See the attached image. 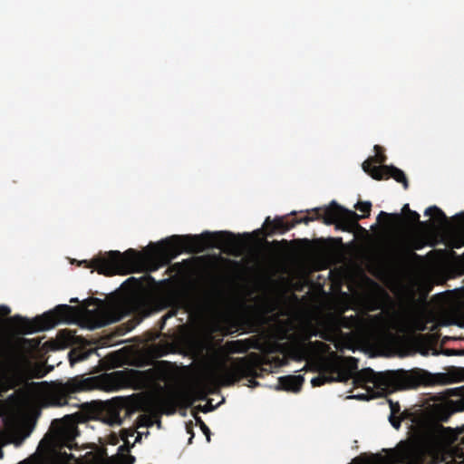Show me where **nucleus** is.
Instances as JSON below:
<instances>
[{
  "instance_id": "obj_1",
  "label": "nucleus",
  "mask_w": 464,
  "mask_h": 464,
  "mask_svg": "<svg viewBox=\"0 0 464 464\" xmlns=\"http://www.w3.org/2000/svg\"><path fill=\"white\" fill-rule=\"evenodd\" d=\"M148 247L146 251L129 248L123 253L111 250L100 253L91 260L80 261L79 265L105 276L127 275L138 270L152 272L169 265L182 252L198 254L208 248H218L234 253L241 248V242L229 231H205L199 235H173L158 244H150Z\"/></svg>"
},
{
  "instance_id": "obj_2",
  "label": "nucleus",
  "mask_w": 464,
  "mask_h": 464,
  "mask_svg": "<svg viewBox=\"0 0 464 464\" xmlns=\"http://www.w3.org/2000/svg\"><path fill=\"white\" fill-rule=\"evenodd\" d=\"M226 292H111L115 295L114 303L104 299L88 297L81 302L79 316L90 328L102 327L111 321L120 320L116 310H135L147 317L154 312L171 307L196 315L201 312L210 296L205 294H225ZM250 296L255 292H246Z\"/></svg>"
},
{
  "instance_id": "obj_3",
  "label": "nucleus",
  "mask_w": 464,
  "mask_h": 464,
  "mask_svg": "<svg viewBox=\"0 0 464 464\" xmlns=\"http://www.w3.org/2000/svg\"><path fill=\"white\" fill-rule=\"evenodd\" d=\"M73 317V308L68 304H59L53 310L44 313L33 319L19 314L10 317L9 321L15 331L22 334H32L49 330L63 323H70Z\"/></svg>"
},
{
  "instance_id": "obj_4",
  "label": "nucleus",
  "mask_w": 464,
  "mask_h": 464,
  "mask_svg": "<svg viewBox=\"0 0 464 464\" xmlns=\"http://www.w3.org/2000/svg\"><path fill=\"white\" fill-rule=\"evenodd\" d=\"M356 382H362L367 389V393H360L356 395L348 396L349 399L356 398L359 400H369L374 397L384 396L396 390L404 389L407 387L405 383L400 380L397 375L392 372H376L371 368L365 369L361 372L356 380Z\"/></svg>"
},
{
  "instance_id": "obj_5",
  "label": "nucleus",
  "mask_w": 464,
  "mask_h": 464,
  "mask_svg": "<svg viewBox=\"0 0 464 464\" xmlns=\"http://www.w3.org/2000/svg\"><path fill=\"white\" fill-rule=\"evenodd\" d=\"M100 386L97 377L76 376L65 382L57 384L47 395L46 404L50 406H63L73 393L92 390Z\"/></svg>"
},
{
  "instance_id": "obj_6",
  "label": "nucleus",
  "mask_w": 464,
  "mask_h": 464,
  "mask_svg": "<svg viewBox=\"0 0 464 464\" xmlns=\"http://www.w3.org/2000/svg\"><path fill=\"white\" fill-rule=\"evenodd\" d=\"M130 412L129 400L125 397H115L110 401L96 402L92 410V418L109 426H120Z\"/></svg>"
},
{
  "instance_id": "obj_7",
  "label": "nucleus",
  "mask_w": 464,
  "mask_h": 464,
  "mask_svg": "<svg viewBox=\"0 0 464 464\" xmlns=\"http://www.w3.org/2000/svg\"><path fill=\"white\" fill-rule=\"evenodd\" d=\"M114 290H303L302 288H269V287H256V288H222V287H212V288H197V287H186V288H161L158 285L157 281L151 277L148 273L142 274L139 277L130 276L122 282L120 286Z\"/></svg>"
},
{
  "instance_id": "obj_8",
  "label": "nucleus",
  "mask_w": 464,
  "mask_h": 464,
  "mask_svg": "<svg viewBox=\"0 0 464 464\" xmlns=\"http://www.w3.org/2000/svg\"><path fill=\"white\" fill-rule=\"evenodd\" d=\"M362 217L353 210L341 207L334 201L328 207L322 208V221L325 225H334L335 229L345 232H353L360 227L358 221Z\"/></svg>"
},
{
  "instance_id": "obj_9",
  "label": "nucleus",
  "mask_w": 464,
  "mask_h": 464,
  "mask_svg": "<svg viewBox=\"0 0 464 464\" xmlns=\"http://www.w3.org/2000/svg\"><path fill=\"white\" fill-rule=\"evenodd\" d=\"M51 430L54 447L72 449L74 440L79 435L74 414H66L62 419L53 420L51 423Z\"/></svg>"
},
{
  "instance_id": "obj_10",
  "label": "nucleus",
  "mask_w": 464,
  "mask_h": 464,
  "mask_svg": "<svg viewBox=\"0 0 464 464\" xmlns=\"http://www.w3.org/2000/svg\"><path fill=\"white\" fill-rule=\"evenodd\" d=\"M431 301L438 314L452 319H464V292H437Z\"/></svg>"
},
{
  "instance_id": "obj_11",
  "label": "nucleus",
  "mask_w": 464,
  "mask_h": 464,
  "mask_svg": "<svg viewBox=\"0 0 464 464\" xmlns=\"http://www.w3.org/2000/svg\"><path fill=\"white\" fill-rule=\"evenodd\" d=\"M420 258L412 249L403 246L396 249L388 257L389 267L396 274H404L409 271L415 259Z\"/></svg>"
},
{
  "instance_id": "obj_12",
  "label": "nucleus",
  "mask_w": 464,
  "mask_h": 464,
  "mask_svg": "<svg viewBox=\"0 0 464 464\" xmlns=\"http://www.w3.org/2000/svg\"><path fill=\"white\" fill-rule=\"evenodd\" d=\"M371 170L373 179L382 180L392 178L397 182L401 183L405 189L409 188V181L405 173L395 166L382 165L381 167H375Z\"/></svg>"
},
{
  "instance_id": "obj_13",
  "label": "nucleus",
  "mask_w": 464,
  "mask_h": 464,
  "mask_svg": "<svg viewBox=\"0 0 464 464\" xmlns=\"http://www.w3.org/2000/svg\"><path fill=\"white\" fill-rule=\"evenodd\" d=\"M382 218H384L388 223L392 221V224H390L391 227L399 226L403 219L409 224L424 226V222L420 220V215L414 210L410 211L404 218L401 214H389L387 212L381 211L377 217L378 222H382Z\"/></svg>"
},
{
  "instance_id": "obj_14",
  "label": "nucleus",
  "mask_w": 464,
  "mask_h": 464,
  "mask_svg": "<svg viewBox=\"0 0 464 464\" xmlns=\"http://www.w3.org/2000/svg\"><path fill=\"white\" fill-rule=\"evenodd\" d=\"M266 236L271 237L276 233L284 234L294 227L292 219L288 220L285 217H276L271 219L267 217L264 223Z\"/></svg>"
},
{
  "instance_id": "obj_15",
  "label": "nucleus",
  "mask_w": 464,
  "mask_h": 464,
  "mask_svg": "<svg viewBox=\"0 0 464 464\" xmlns=\"http://www.w3.org/2000/svg\"><path fill=\"white\" fill-rule=\"evenodd\" d=\"M225 377L227 381V384H234L237 382L242 376H244L247 371L246 363L244 358L237 359L231 367L225 368Z\"/></svg>"
},
{
  "instance_id": "obj_16",
  "label": "nucleus",
  "mask_w": 464,
  "mask_h": 464,
  "mask_svg": "<svg viewBox=\"0 0 464 464\" xmlns=\"http://www.w3.org/2000/svg\"><path fill=\"white\" fill-rule=\"evenodd\" d=\"M375 155L373 157H370L362 163V169L368 175L372 177V170L375 167H381L385 165V161L387 160V157L384 154V150L380 145H375L374 148Z\"/></svg>"
},
{
  "instance_id": "obj_17",
  "label": "nucleus",
  "mask_w": 464,
  "mask_h": 464,
  "mask_svg": "<svg viewBox=\"0 0 464 464\" xmlns=\"http://www.w3.org/2000/svg\"><path fill=\"white\" fill-rule=\"evenodd\" d=\"M304 382L301 375H289L279 378V384L282 389L297 392Z\"/></svg>"
},
{
  "instance_id": "obj_18",
  "label": "nucleus",
  "mask_w": 464,
  "mask_h": 464,
  "mask_svg": "<svg viewBox=\"0 0 464 464\" xmlns=\"http://www.w3.org/2000/svg\"><path fill=\"white\" fill-rule=\"evenodd\" d=\"M93 353L92 349H82V348H74L70 351L68 353L69 360L72 365L86 360L92 353Z\"/></svg>"
},
{
  "instance_id": "obj_19",
  "label": "nucleus",
  "mask_w": 464,
  "mask_h": 464,
  "mask_svg": "<svg viewBox=\"0 0 464 464\" xmlns=\"http://www.w3.org/2000/svg\"><path fill=\"white\" fill-rule=\"evenodd\" d=\"M424 214L426 216H434V218L438 221L440 224H446L448 222V218L445 215V213L439 208L437 206H431L429 207Z\"/></svg>"
},
{
  "instance_id": "obj_20",
  "label": "nucleus",
  "mask_w": 464,
  "mask_h": 464,
  "mask_svg": "<svg viewBox=\"0 0 464 464\" xmlns=\"http://www.w3.org/2000/svg\"><path fill=\"white\" fill-rule=\"evenodd\" d=\"M256 272L260 276L271 278L275 273V267L270 264H258L256 266Z\"/></svg>"
},
{
  "instance_id": "obj_21",
  "label": "nucleus",
  "mask_w": 464,
  "mask_h": 464,
  "mask_svg": "<svg viewBox=\"0 0 464 464\" xmlns=\"http://www.w3.org/2000/svg\"><path fill=\"white\" fill-rule=\"evenodd\" d=\"M172 268L179 275H186L192 269V260H183L181 263H175L172 265Z\"/></svg>"
},
{
  "instance_id": "obj_22",
  "label": "nucleus",
  "mask_w": 464,
  "mask_h": 464,
  "mask_svg": "<svg viewBox=\"0 0 464 464\" xmlns=\"http://www.w3.org/2000/svg\"><path fill=\"white\" fill-rule=\"evenodd\" d=\"M355 208L362 213H364L362 218H366L370 215L372 203L369 201H359L355 206Z\"/></svg>"
},
{
  "instance_id": "obj_23",
  "label": "nucleus",
  "mask_w": 464,
  "mask_h": 464,
  "mask_svg": "<svg viewBox=\"0 0 464 464\" xmlns=\"http://www.w3.org/2000/svg\"><path fill=\"white\" fill-rule=\"evenodd\" d=\"M444 396L445 397L455 396V397H459L462 399V398H464V386L446 389L444 391Z\"/></svg>"
},
{
  "instance_id": "obj_24",
  "label": "nucleus",
  "mask_w": 464,
  "mask_h": 464,
  "mask_svg": "<svg viewBox=\"0 0 464 464\" xmlns=\"http://www.w3.org/2000/svg\"><path fill=\"white\" fill-rule=\"evenodd\" d=\"M307 294H313L314 292H306ZM321 294H324V295L327 296V295H330L331 294H334V292H325V291H323V292H320ZM337 294H341L342 297H348L349 295L351 292H336ZM362 294H384L383 295V297H387V298H390L389 296V293L390 292H362Z\"/></svg>"
},
{
  "instance_id": "obj_25",
  "label": "nucleus",
  "mask_w": 464,
  "mask_h": 464,
  "mask_svg": "<svg viewBox=\"0 0 464 464\" xmlns=\"http://www.w3.org/2000/svg\"><path fill=\"white\" fill-rule=\"evenodd\" d=\"M451 457L455 464H464V452L462 450L452 449Z\"/></svg>"
},
{
  "instance_id": "obj_26",
  "label": "nucleus",
  "mask_w": 464,
  "mask_h": 464,
  "mask_svg": "<svg viewBox=\"0 0 464 464\" xmlns=\"http://www.w3.org/2000/svg\"><path fill=\"white\" fill-rule=\"evenodd\" d=\"M334 381V378L326 377V376H316L312 379L311 383L314 387L321 386L326 382H330Z\"/></svg>"
},
{
  "instance_id": "obj_27",
  "label": "nucleus",
  "mask_w": 464,
  "mask_h": 464,
  "mask_svg": "<svg viewBox=\"0 0 464 464\" xmlns=\"http://www.w3.org/2000/svg\"><path fill=\"white\" fill-rule=\"evenodd\" d=\"M51 453L55 460H68L70 458H72V454H67L66 452L61 453L59 451L53 450Z\"/></svg>"
},
{
  "instance_id": "obj_28",
  "label": "nucleus",
  "mask_w": 464,
  "mask_h": 464,
  "mask_svg": "<svg viewBox=\"0 0 464 464\" xmlns=\"http://www.w3.org/2000/svg\"><path fill=\"white\" fill-rule=\"evenodd\" d=\"M388 419H389V421H390L391 425L394 429H396V430L400 429L401 422V418H398L396 415L390 414Z\"/></svg>"
},
{
  "instance_id": "obj_29",
  "label": "nucleus",
  "mask_w": 464,
  "mask_h": 464,
  "mask_svg": "<svg viewBox=\"0 0 464 464\" xmlns=\"http://www.w3.org/2000/svg\"><path fill=\"white\" fill-rule=\"evenodd\" d=\"M389 405L391 409V413L393 415H397L401 411V406L398 401H393L392 400H389Z\"/></svg>"
},
{
  "instance_id": "obj_30",
  "label": "nucleus",
  "mask_w": 464,
  "mask_h": 464,
  "mask_svg": "<svg viewBox=\"0 0 464 464\" xmlns=\"http://www.w3.org/2000/svg\"><path fill=\"white\" fill-rule=\"evenodd\" d=\"M292 221H293L294 227H295L297 224H301V223L307 225L309 222H312V218H310V216H305L301 218H292Z\"/></svg>"
},
{
  "instance_id": "obj_31",
  "label": "nucleus",
  "mask_w": 464,
  "mask_h": 464,
  "mask_svg": "<svg viewBox=\"0 0 464 464\" xmlns=\"http://www.w3.org/2000/svg\"><path fill=\"white\" fill-rule=\"evenodd\" d=\"M314 215L310 216V218H312V221L314 220H322V208H315L311 210Z\"/></svg>"
},
{
  "instance_id": "obj_32",
  "label": "nucleus",
  "mask_w": 464,
  "mask_h": 464,
  "mask_svg": "<svg viewBox=\"0 0 464 464\" xmlns=\"http://www.w3.org/2000/svg\"><path fill=\"white\" fill-rule=\"evenodd\" d=\"M201 429H202V431L204 432V434L206 435L208 441H209L210 440V430L202 421H201Z\"/></svg>"
},
{
  "instance_id": "obj_33",
  "label": "nucleus",
  "mask_w": 464,
  "mask_h": 464,
  "mask_svg": "<svg viewBox=\"0 0 464 464\" xmlns=\"http://www.w3.org/2000/svg\"><path fill=\"white\" fill-rule=\"evenodd\" d=\"M388 290H432L431 288L392 287Z\"/></svg>"
},
{
  "instance_id": "obj_34",
  "label": "nucleus",
  "mask_w": 464,
  "mask_h": 464,
  "mask_svg": "<svg viewBox=\"0 0 464 464\" xmlns=\"http://www.w3.org/2000/svg\"><path fill=\"white\" fill-rule=\"evenodd\" d=\"M348 290H380V291H382V290H385V289L381 287L380 285H376V287H374V288H355V287H353V286H349Z\"/></svg>"
},
{
  "instance_id": "obj_35",
  "label": "nucleus",
  "mask_w": 464,
  "mask_h": 464,
  "mask_svg": "<svg viewBox=\"0 0 464 464\" xmlns=\"http://www.w3.org/2000/svg\"><path fill=\"white\" fill-rule=\"evenodd\" d=\"M17 464H40L38 460L34 459V458H29L27 459H24L23 461H20Z\"/></svg>"
},
{
  "instance_id": "obj_36",
  "label": "nucleus",
  "mask_w": 464,
  "mask_h": 464,
  "mask_svg": "<svg viewBox=\"0 0 464 464\" xmlns=\"http://www.w3.org/2000/svg\"><path fill=\"white\" fill-rule=\"evenodd\" d=\"M395 294H404L405 292H394ZM420 294V297L422 299V300H426L429 296V294L430 292H428V291H425V292H419Z\"/></svg>"
},
{
  "instance_id": "obj_37",
  "label": "nucleus",
  "mask_w": 464,
  "mask_h": 464,
  "mask_svg": "<svg viewBox=\"0 0 464 464\" xmlns=\"http://www.w3.org/2000/svg\"><path fill=\"white\" fill-rule=\"evenodd\" d=\"M436 382L440 383H446L447 377L442 374H438L436 377Z\"/></svg>"
},
{
  "instance_id": "obj_38",
  "label": "nucleus",
  "mask_w": 464,
  "mask_h": 464,
  "mask_svg": "<svg viewBox=\"0 0 464 464\" xmlns=\"http://www.w3.org/2000/svg\"><path fill=\"white\" fill-rule=\"evenodd\" d=\"M135 458L131 455H128L122 464H133Z\"/></svg>"
},
{
  "instance_id": "obj_39",
  "label": "nucleus",
  "mask_w": 464,
  "mask_h": 464,
  "mask_svg": "<svg viewBox=\"0 0 464 464\" xmlns=\"http://www.w3.org/2000/svg\"><path fill=\"white\" fill-rule=\"evenodd\" d=\"M11 312L10 308L7 305L1 304L0 305V313L4 314H8Z\"/></svg>"
},
{
  "instance_id": "obj_40",
  "label": "nucleus",
  "mask_w": 464,
  "mask_h": 464,
  "mask_svg": "<svg viewBox=\"0 0 464 464\" xmlns=\"http://www.w3.org/2000/svg\"><path fill=\"white\" fill-rule=\"evenodd\" d=\"M213 409H214V407H213V406H212V404H210V403H207L206 405H204V406L202 407V411H203L204 412L210 411H212Z\"/></svg>"
},
{
  "instance_id": "obj_41",
  "label": "nucleus",
  "mask_w": 464,
  "mask_h": 464,
  "mask_svg": "<svg viewBox=\"0 0 464 464\" xmlns=\"http://www.w3.org/2000/svg\"><path fill=\"white\" fill-rule=\"evenodd\" d=\"M401 211H402V214H403L404 216H406L410 211H411V209L410 208L409 204H405V205L402 207Z\"/></svg>"
},
{
  "instance_id": "obj_42",
  "label": "nucleus",
  "mask_w": 464,
  "mask_h": 464,
  "mask_svg": "<svg viewBox=\"0 0 464 464\" xmlns=\"http://www.w3.org/2000/svg\"><path fill=\"white\" fill-rule=\"evenodd\" d=\"M175 314H176V312H171V313H169L168 314L164 315V316L162 317V326L165 324L166 320H167L168 318H170L171 316H173Z\"/></svg>"
},
{
  "instance_id": "obj_43",
  "label": "nucleus",
  "mask_w": 464,
  "mask_h": 464,
  "mask_svg": "<svg viewBox=\"0 0 464 464\" xmlns=\"http://www.w3.org/2000/svg\"><path fill=\"white\" fill-rule=\"evenodd\" d=\"M455 219L457 220H460L461 222H464V212H461L459 214H457L455 217H454Z\"/></svg>"
},
{
  "instance_id": "obj_44",
  "label": "nucleus",
  "mask_w": 464,
  "mask_h": 464,
  "mask_svg": "<svg viewBox=\"0 0 464 464\" xmlns=\"http://www.w3.org/2000/svg\"><path fill=\"white\" fill-rule=\"evenodd\" d=\"M257 385H259V383L256 381L249 380V384H248L249 387L254 388V387H256Z\"/></svg>"
},
{
  "instance_id": "obj_45",
  "label": "nucleus",
  "mask_w": 464,
  "mask_h": 464,
  "mask_svg": "<svg viewBox=\"0 0 464 464\" xmlns=\"http://www.w3.org/2000/svg\"><path fill=\"white\" fill-rule=\"evenodd\" d=\"M422 246H423V244L421 242H416L414 244V246H413V248L414 249H420V248H422Z\"/></svg>"
},
{
  "instance_id": "obj_46",
  "label": "nucleus",
  "mask_w": 464,
  "mask_h": 464,
  "mask_svg": "<svg viewBox=\"0 0 464 464\" xmlns=\"http://www.w3.org/2000/svg\"><path fill=\"white\" fill-rule=\"evenodd\" d=\"M104 390H106V391H113V390H115V387H114V385L111 384L109 387H104Z\"/></svg>"
},
{
  "instance_id": "obj_47",
  "label": "nucleus",
  "mask_w": 464,
  "mask_h": 464,
  "mask_svg": "<svg viewBox=\"0 0 464 464\" xmlns=\"http://www.w3.org/2000/svg\"><path fill=\"white\" fill-rule=\"evenodd\" d=\"M459 433L463 434L462 440H464V425L462 427L459 428Z\"/></svg>"
},
{
  "instance_id": "obj_48",
  "label": "nucleus",
  "mask_w": 464,
  "mask_h": 464,
  "mask_svg": "<svg viewBox=\"0 0 464 464\" xmlns=\"http://www.w3.org/2000/svg\"><path fill=\"white\" fill-rule=\"evenodd\" d=\"M329 290H331V291H334V290H342V288H341V287H335V286H334V285H331V287L329 288Z\"/></svg>"
},
{
  "instance_id": "obj_49",
  "label": "nucleus",
  "mask_w": 464,
  "mask_h": 464,
  "mask_svg": "<svg viewBox=\"0 0 464 464\" xmlns=\"http://www.w3.org/2000/svg\"><path fill=\"white\" fill-rule=\"evenodd\" d=\"M141 439V436L140 433L137 434L136 438H135V441L134 442H139Z\"/></svg>"
},
{
  "instance_id": "obj_50",
  "label": "nucleus",
  "mask_w": 464,
  "mask_h": 464,
  "mask_svg": "<svg viewBox=\"0 0 464 464\" xmlns=\"http://www.w3.org/2000/svg\"><path fill=\"white\" fill-rule=\"evenodd\" d=\"M308 290H320V291H323L324 289L323 287H318V288L310 287Z\"/></svg>"
},
{
  "instance_id": "obj_51",
  "label": "nucleus",
  "mask_w": 464,
  "mask_h": 464,
  "mask_svg": "<svg viewBox=\"0 0 464 464\" xmlns=\"http://www.w3.org/2000/svg\"><path fill=\"white\" fill-rule=\"evenodd\" d=\"M453 290H459V291H462L464 290V285L460 286V287H456L454 288Z\"/></svg>"
},
{
  "instance_id": "obj_52",
  "label": "nucleus",
  "mask_w": 464,
  "mask_h": 464,
  "mask_svg": "<svg viewBox=\"0 0 464 464\" xmlns=\"http://www.w3.org/2000/svg\"><path fill=\"white\" fill-rule=\"evenodd\" d=\"M450 415V413H449L447 416L443 417L442 420L447 421V420L449 419Z\"/></svg>"
},
{
  "instance_id": "obj_53",
  "label": "nucleus",
  "mask_w": 464,
  "mask_h": 464,
  "mask_svg": "<svg viewBox=\"0 0 464 464\" xmlns=\"http://www.w3.org/2000/svg\"><path fill=\"white\" fill-rule=\"evenodd\" d=\"M432 354L433 355H439L440 352H438L437 350H433Z\"/></svg>"
},
{
  "instance_id": "obj_54",
  "label": "nucleus",
  "mask_w": 464,
  "mask_h": 464,
  "mask_svg": "<svg viewBox=\"0 0 464 464\" xmlns=\"http://www.w3.org/2000/svg\"><path fill=\"white\" fill-rule=\"evenodd\" d=\"M351 360L353 362L354 367H357V366H356L357 360H356V359H354V358H351Z\"/></svg>"
},
{
  "instance_id": "obj_55",
  "label": "nucleus",
  "mask_w": 464,
  "mask_h": 464,
  "mask_svg": "<svg viewBox=\"0 0 464 464\" xmlns=\"http://www.w3.org/2000/svg\"><path fill=\"white\" fill-rule=\"evenodd\" d=\"M291 293H292V294H295V291H292ZM294 297H295V299H296V300H297V296H296L295 295H294Z\"/></svg>"
},
{
  "instance_id": "obj_56",
  "label": "nucleus",
  "mask_w": 464,
  "mask_h": 464,
  "mask_svg": "<svg viewBox=\"0 0 464 464\" xmlns=\"http://www.w3.org/2000/svg\"><path fill=\"white\" fill-rule=\"evenodd\" d=\"M422 354L428 355L429 354V351L427 350L426 352L422 353Z\"/></svg>"
},
{
  "instance_id": "obj_57",
  "label": "nucleus",
  "mask_w": 464,
  "mask_h": 464,
  "mask_svg": "<svg viewBox=\"0 0 464 464\" xmlns=\"http://www.w3.org/2000/svg\"><path fill=\"white\" fill-rule=\"evenodd\" d=\"M73 301H78L77 298H71V302H73Z\"/></svg>"
},
{
  "instance_id": "obj_58",
  "label": "nucleus",
  "mask_w": 464,
  "mask_h": 464,
  "mask_svg": "<svg viewBox=\"0 0 464 464\" xmlns=\"http://www.w3.org/2000/svg\"><path fill=\"white\" fill-rule=\"evenodd\" d=\"M134 431H130V433L129 434L130 436H134Z\"/></svg>"
},
{
  "instance_id": "obj_59",
  "label": "nucleus",
  "mask_w": 464,
  "mask_h": 464,
  "mask_svg": "<svg viewBox=\"0 0 464 464\" xmlns=\"http://www.w3.org/2000/svg\"><path fill=\"white\" fill-rule=\"evenodd\" d=\"M123 450V446H120L119 450Z\"/></svg>"
}]
</instances>
